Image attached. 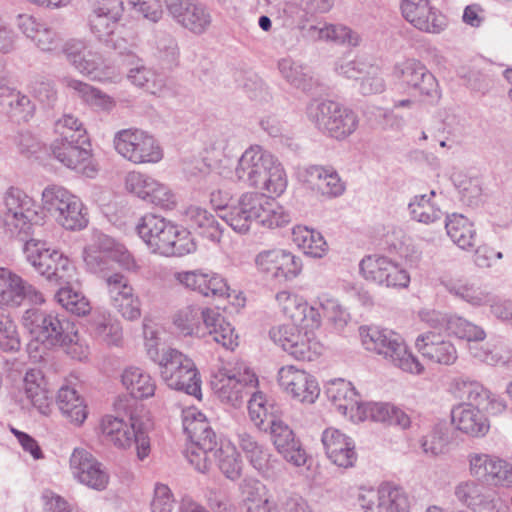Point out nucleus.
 <instances>
[{
	"mask_svg": "<svg viewBox=\"0 0 512 512\" xmlns=\"http://www.w3.org/2000/svg\"><path fill=\"white\" fill-rule=\"evenodd\" d=\"M449 391L459 400L468 401L476 407L483 405L490 399L489 391L477 382L465 378H456L451 384Z\"/></svg>",
	"mask_w": 512,
	"mask_h": 512,
	"instance_id": "8fccbe9b",
	"label": "nucleus"
},
{
	"mask_svg": "<svg viewBox=\"0 0 512 512\" xmlns=\"http://www.w3.org/2000/svg\"><path fill=\"white\" fill-rule=\"evenodd\" d=\"M182 214L186 221H189L192 226L209 230V237L213 241H220L221 231L219 229V224L215 220L214 216L206 209L197 205H189L183 208Z\"/></svg>",
	"mask_w": 512,
	"mask_h": 512,
	"instance_id": "052dcab7",
	"label": "nucleus"
},
{
	"mask_svg": "<svg viewBox=\"0 0 512 512\" xmlns=\"http://www.w3.org/2000/svg\"><path fill=\"white\" fill-rule=\"evenodd\" d=\"M403 17L420 31L438 34L446 26L445 17L429 5V0H402Z\"/></svg>",
	"mask_w": 512,
	"mask_h": 512,
	"instance_id": "cd10ccee",
	"label": "nucleus"
},
{
	"mask_svg": "<svg viewBox=\"0 0 512 512\" xmlns=\"http://www.w3.org/2000/svg\"><path fill=\"white\" fill-rule=\"evenodd\" d=\"M113 145L119 155L133 164H155L162 160L163 150L149 132L128 128L114 135Z\"/></svg>",
	"mask_w": 512,
	"mask_h": 512,
	"instance_id": "9d476101",
	"label": "nucleus"
},
{
	"mask_svg": "<svg viewBox=\"0 0 512 512\" xmlns=\"http://www.w3.org/2000/svg\"><path fill=\"white\" fill-rule=\"evenodd\" d=\"M255 264L258 271L274 279L292 280L302 271L301 260L279 248L260 251L255 257Z\"/></svg>",
	"mask_w": 512,
	"mask_h": 512,
	"instance_id": "aec40b11",
	"label": "nucleus"
},
{
	"mask_svg": "<svg viewBox=\"0 0 512 512\" xmlns=\"http://www.w3.org/2000/svg\"><path fill=\"white\" fill-rule=\"evenodd\" d=\"M17 26L43 52H54L61 45L59 34L46 23L32 15H18Z\"/></svg>",
	"mask_w": 512,
	"mask_h": 512,
	"instance_id": "473e14b6",
	"label": "nucleus"
},
{
	"mask_svg": "<svg viewBox=\"0 0 512 512\" xmlns=\"http://www.w3.org/2000/svg\"><path fill=\"white\" fill-rule=\"evenodd\" d=\"M297 179L303 188L319 192H344L346 184L331 166L311 165L299 168Z\"/></svg>",
	"mask_w": 512,
	"mask_h": 512,
	"instance_id": "7c9ffc66",
	"label": "nucleus"
},
{
	"mask_svg": "<svg viewBox=\"0 0 512 512\" xmlns=\"http://www.w3.org/2000/svg\"><path fill=\"white\" fill-rule=\"evenodd\" d=\"M318 303L325 317L337 331H343L350 320L349 313L339 304L338 300L327 294L318 296Z\"/></svg>",
	"mask_w": 512,
	"mask_h": 512,
	"instance_id": "0e129e2a",
	"label": "nucleus"
},
{
	"mask_svg": "<svg viewBox=\"0 0 512 512\" xmlns=\"http://www.w3.org/2000/svg\"><path fill=\"white\" fill-rule=\"evenodd\" d=\"M325 394L340 414L354 423L363 421L361 398L349 381L344 379L330 381L326 385Z\"/></svg>",
	"mask_w": 512,
	"mask_h": 512,
	"instance_id": "a878e982",
	"label": "nucleus"
},
{
	"mask_svg": "<svg viewBox=\"0 0 512 512\" xmlns=\"http://www.w3.org/2000/svg\"><path fill=\"white\" fill-rule=\"evenodd\" d=\"M59 409L71 422L80 425L87 418V408L83 398L75 388L63 386L57 395Z\"/></svg>",
	"mask_w": 512,
	"mask_h": 512,
	"instance_id": "49530a36",
	"label": "nucleus"
},
{
	"mask_svg": "<svg viewBox=\"0 0 512 512\" xmlns=\"http://www.w3.org/2000/svg\"><path fill=\"white\" fill-rule=\"evenodd\" d=\"M238 444L252 467L261 474L270 469L269 450L260 444L251 434L242 431L238 433Z\"/></svg>",
	"mask_w": 512,
	"mask_h": 512,
	"instance_id": "a18cd8bd",
	"label": "nucleus"
},
{
	"mask_svg": "<svg viewBox=\"0 0 512 512\" xmlns=\"http://www.w3.org/2000/svg\"><path fill=\"white\" fill-rule=\"evenodd\" d=\"M0 213L4 233L24 241L30 234L32 221L42 211L38 200L29 194H5Z\"/></svg>",
	"mask_w": 512,
	"mask_h": 512,
	"instance_id": "1a4fd4ad",
	"label": "nucleus"
},
{
	"mask_svg": "<svg viewBox=\"0 0 512 512\" xmlns=\"http://www.w3.org/2000/svg\"><path fill=\"white\" fill-rule=\"evenodd\" d=\"M183 429L188 436L189 443L209 440L217 441L215 432L211 429L206 416L195 408L183 411Z\"/></svg>",
	"mask_w": 512,
	"mask_h": 512,
	"instance_id": "c03bdc74",
	"label": "nucleus"
},
{
	"mask_svg": "<svg viewBox=\"0 0 512 512\" xmlns=\"http://www.w3.org/2000/svg\"><path fill=\"white\" fill-rule=\"evenodd\" d=\"M160 376L172 389L201 397V379L194 362L182 352L168 348L162 351L158 364Z\"/></svg>",
	"mask_w": 512,
	"mask_h": 512,
	"instance_id": "6e6552de",
	"label": "nucleus"
},
{
	"mask_svg": "<svg viewBox=\"0 0 512 512\" xmlns=\"http://www.w3.org/2000/svg\"><path fill=\"white\" fill-rule=\"evenodd\" d=\"M33 305L45 303L43 293L11 270L0 268V306L17 308L24 301Z\"/></svg>",
	"mask_w": 512,
	"mask_h": 512,
	"instance_id": "a211bd4d",
	"label": "nucleus"
},
{
	"mask_svg": "<svg viewBox=\"0 0 512 512\" xmlns=\"http://www.w3.org/2000/svg\"><path fill=\"white\" fill-rule=\"evenodd\" d=\"M297 324L273 327L269 332L270 338L295 359L313 361L322 353L323 346L312 331H302Z\"/></svg>",
	"mask_w": 512,
	"mask_h": 512,
	"instance_id": "9b49d317",
	"label": "nucleus"
},
{
	"mask_svg": "<svg viewBox=\"0 0 512 512\" xmlns=\"http://www.w3.org/2000/svg\"><path fill=\"white\" fill-rule=\"evenodd\" d=\"M305 35L312 41H332L350 47H357L362 41L361 35L351 28L328 23L310 25Z\"/></svg>",
	"mask_w": 512,
	"mask_h": 512,
	"instance_id": "e433bc0d",
	"label": "nucleus"
},
{
	"mask_svg": "<svg viewBox=\"0 0 512 512\" xmlns=\"http://www.w3.org/2000/svg\"><path fill=\"white\" fill-rule=\"evenodd\" d=\"M56 302L66 311L77 316H84L91 311L89 300L79 291L73 290L70 285H62L55 293Z\"/></svg>",
	"mask_w": 512,
	"mask_h": 512,
	"instance_id": "6e6d98bb",
	"label": "nucleus"
},
{
	"mask_svg": "<svg viewBox=\"0 0 512 512\" xmlns=\"http://www.w3.org/2000/svg\"><path fill=\"white\" fill-rule=\"evenodd\" d=\"M454 496L473 512H500L496 492L476 480L459 482L454 488Z\"/></svg>",
	"mask_w": 512,
	"mask_h": 512,
	"instance_id": "393cba45",
	"label": "nucleus"
},
{
	"mask_svg": "<svg viewBox=\"0 0 512 512\" xmlns=\"http://www.w3.org/2000/svg\"><path fill=\"white\" fill-rule=\"evenodd\" d=\"M156 56L165 64L173 65L179 57V47L175 38L166 32H157L154 36Z\"/></svg>",
	"mask_w": 512,
	"mask_h": 512,
	"instance_id": "774afa93",
	"label": "nucleus"
},
{
	"mask_svg": "<svg viewBox=\"0 0 512 512\" xmlns=\"http://www.w3.org/2000/svg\"><path fill=\"white\" fill-rule=\"evenodd\" d=\"M248 400V415L253 424L263 431L268 430V424L272 418H276L271 412L267 397L260 391L253 390Z\"/></svg>",
	"mask_w": 512,
	"mask_h": 512,
	"instance_id": "4d7b16f0",
	"label": "nucleus"
},
{
	"mask_svg": "<svg viewBox=\"0 0 512 512\" xmlns=\"http://www.w3.org/2000/svg\"><path fill=\"white\" fill-rule=\"evenodd\" d=\"M41 211L57 217L68 230H80L88 223L86 208L76 194H36Z\"/></svg>",
	"mask_w": 512,
	"mask_h": 512,
	"instance_id": "4468645a",
	"label": "nucleus"
},
{
	"mask_svg": "<svg viewBox=\"0 0 512 512\" xmlns=\"http://www.w3.org/2000/svg\"><path fill=\"white\" fill-rule=\"evenodd\" d=\"M359 270L365 280L386 288L406 289L411 281L405 268L382 255L365 256L359 263Z\"/></svg>",
	"mask_w": 512,
	"mask_h": 512,
	"instance_id": "f8f14e48",
	"label": "nucleus"
},
{
	"mask_svg": "<svg viewBox=\"0 0 512 512\" xmlns=\"http://www.w3.org/2000/svg\"><path fill=\"white\" fill-rule=\"evenodd\" d=\"M173 278L182 288L204 297H230V288L226 280L218 273L208 269L177 271Z\"/></svg>",
	"mask_w": 512,
	"mask_h": 512,
	"instance_id": "6ab92c4d",
	"label": "nucleus"
},
{
	"mask_svg": "<svg viewBox=\"0 0 512 512\" xmlns=\"http://www.w3.org/2000/svg\"><path fill=\"white\" fill-rule=\"evenodd\" d=\"M100 251L87 252L85 262L94 273H104L110 267L111 260L119 262L129 269L134 265L131 254L121 245H116L114 240L103 236Z\"/></svg>",
	"mask_w": 512,
	"mask_h": 512,
	"instance_id": "72a5a7b5",
	"label": "nucleus"
},
{
	"mask_svg": "<svg viewBox=\"0 0 512 512\" xmlns=\"http://www.w3.org/2000/svg\"><path fill=\"white\" fill-rule=\"evenodd\" d=\"M470 474L478 479L492 482L500 458L486 453L473 452L467 456Z\"/></svg>",
	"mask_w": 512,
	"mask_h": 512,
	"instance_id": "bf43d9fd",
	"label": "nucleus"
},
{
	"mask_svg": "<svg viewBox=\"0 0 512 512\" xmlns=\"http://www.w3.org/2000/svg\"><path fill=\"white\" fill-rule=\"evenodd\" d=\"M19 394L22 407L31 406L44 416L51 413L52 398L49 395L45 376L40 369L31 368L25 372Z\"/></svg>",
	"mask_w": 512,
	"mask_h": 512,
	"instance_id": "b1692460",
	"label": "nucleus"
},
{
	"mask_svg": "<svg viewBox=\"0 0 512 512\" xmlns=\"http://www.w3.org/2000/svg\"><path fill=\"white\" fill-rule=\"evenodd\" d=\"M58 346L64 347L70 357L79 361L87 360L90 354V348L86 339L79 335L78 331L74 329L73 324L65 333Z\"/></svg>",
	"mask_w": 512,
	"mask_h": 512,
	"instance_id": "338daca9",
	"label": "nucleus"
},
{
	"mask_svg": "<svg viewBox=\"0 0 512 512\" xmlns=\"http://www.w3.org/2000/svg\"><path fill=\"white\" fill-rule=\"evenodd\" d=\"M235 176L247 187L267 192H285L288 183L282 163L260 145H251L243 152Z\"/></svg>",
	"mask_w": 512,
	"mask_h": 512,
	"instance_id": "f257e3e1",
	"label": "nucleus"
},
{
	"mask_svg": "<svg viewBox=\"0 0 512 512\" xmlns=\"http://www.w3.org/2000/svg\"><path fill=\"white\" fill-rule=\"evenodd\" d=\"M60 82L74 96L82 99L90 106L105 111H109L115 106L113 98L88 83L68 76L63 77Z\"/></svg>",
	"mask_w": 512,
	"mask_h": 512,
	"instance_id": "4c0bfd02",
	"label": "nucleus"
},
{
	"mask_svg": "<svg viewBox=\"0 0 512 512\" xmlns=\"http://www.w3.org/2000/svg\"><path fill=\"white\" fill-rule=\"evenodd\" d=\"M271 441L277 452L290 464L301 467L307 461L306 451L295 438L292 429L281 419L272 418L268 424Z\"/></svg>",
	"mask_w": 512,
	"mask_h": 512,
	"instance_id": "bb28decb",
	"label": "nucleus"
},
{
	"mask_svg": "<svg viewBox=\"0 0 512 512\" xmlns=\"http://www.w3.org/2000/svg\"><path fill=\"white\" fill-rule=\"evenodd\" d=\"M22 324L36 341L47 347L58 346L72 325L58 314L36 308L27 309L23 313Z\"/></svg>",
	"mask_w": 512,
	"mask_h": 512,
	"instance_id": "ddd939ff",
	"label": "nucleus"
},
{
	"mask_svg": "<svg viewBox=\"0 0 512 512\" xmlns=\"http://www.w3.org/2000/svg\"><path fill=\"white\" fill-rule=\"evenodd\" d=\"M2 104L7 108V113L17 121L27 122L35 113V105L31 99L17 90L9 91L3 98Z\"/></svg>",
	"mask_w": 512,
	"mask_h": 512,
	"instance_id": "5fc2aeb1",
	"label": "nucleus"
},
{
	"mask_svg": "<svg viewBox=\"0 0 512 512\" xmlns=\"http://www.w3.org/2000/svg\"><path fill=\"white\" fill-rule=\"evenodd\" d=\"M420 317L423 321L428 323L432 328L439 329L443 326L459 339L467 340L468 342L483 341L486 334L484 330L468 320L459 316H450L446 318L436 311L421 312Z\"/></svg>",
	"mask_w": 512,
	"mask_h": 512,
	"instance_id": "2f4dec72",
	"label": "nucleus"
},
{
	"mask_svg": "<svg viewBox=\"0 0 512 512\" xmlns=\"http://www.w3.org/2000/svg\"><path fill=\"white\" fill-rule=\"evenodd\" d=\"M93 336L107 345H119L122 341L120 322L107 311H96L90 320Z\"/></svg>",
	"mask_w": 512,
	"mask_h": 512,
	"instance_id": "a19ab883",
	"label": "nucleus"
},
{
	"mask_svg": "<svg viewBox=\"0 0 512 512\" xmlns=\"http://www.w3.org/2000/svg\"><path fill=\"white\" fill-rule=\"evenodd\" d=\"M55 132L58 137L54 141L83 140L87 138L82 122L72 114H64L55 122Z\"/></svg>",
	"mask_w": 512,
	"mask_h": 512,
	"instance_id": "69168bd1",
	"label": "nucleus"
},
{
	"mask_svg": "<svg viewBox=\"0 0 512 512\" xmlns=\"http://www.w3.org/2000/svg\"><path fill=\"white\" fill-rule=\"evenodd\" d=\"M87 138L83 140L54 141L51 145L54 157L67 168L92 178L97 167L93 163L91 151L85 147Z\"/></svg>",
	"mask_w": 512,
	"mask_h": 512,
	"instance_id": "4be33fe9",
	"label": "nucleus"
},
{
	"mask_svg": "<svg viewBox=\"0 0 512 512\" xmlns=\"http://www.w3.org/2000/svg\"><path fill=\"white\" fill-rule=\"evenodd\" d=\"M76 268L63 253L45 266L40 276L56 285H70L75 280Z\"/></svg>",
	"mask_w": 512,
	"mask_h": 512,
	"instance_id": "864d4df0",
	"label": "nucleus"
},
{
	"mask_svg": "<svg viewBox=\"0 0 512 512\" xmlns=\"http://www.w3.org/2000/svg\"><path fill=\"white\" fill-rule=\"evenodd\" d=\"M218 441L188 443L185 457L194 468L201 472H208L217 456Z\"/></svg>",
	"mask_w": 512,
	"mask_h": 512,
	"instance_id": "09e8293b",
	"label": "nucleus"
},
{
	"mask_svg": "<svg viewBox=\"0 0 512 512\" xmlns=\"http://www.w3.org/2000/svg\"><path fill=\"white\" fill-rule=\"evenodd\" d=\"M452 424L470 437H483L490 425L485 414L472 404H460L451 411Z\"/></svg>",
	"mask_w": 512,
	"mask_h": 512,
	"instance_id": "f704fd0d",
	"label": "nucleus"
},
{
	"mask_svg": "<svg viewBox=\"0 0 512 512\" xmlns=\"http://www.w3.org/2000/svg\"><path fill=\"white\" fill-rule=\"evenodd\" d=\"M358 333L365 350L382 356L404 372L421 374L424 371L423 365L409 351L403 337L395 331L376 325H362Z\"/></svg>",
	"mask_w": 512,
	"mask_h": 512,
	"instance_id": "20e7f679",
	"label": "nucleus"
},
{
	"mask_svg": "<svg viewBox=\"0 0 512 512\" xmlns=\"http://www.w3.org/2000/svg\"><path fill=\"white\" fill-rule=\"evenodd\" d=\"M23 253L26 261L40 275L49 263L61 254L57 249L48 247L47 243L40 239H29L25 241Z\"/></svg>",
	"mask_w": 512,
	"mask_h": 512,
	"instance_id": "de8ad7c7",
	"label": "nucleus"
},
{
	"mask_svg": "<svg viewBox=\"0 0 512 512\" xmlns=\"http://www.w3.org/2000/svg\"><path fill=\"white\" fill-rule=\"evenodd\" d=\"M69 470L73 479L97 492L105 491L110 483L107 467L84 448H75L69 458Z\"/></svg>",
	"mask_w": 512,
	"mask_h": 512,
	"instance_id": "2eb2a0df",
	"label": "nucleus"
},
{
	"mask_svg": "<svg viewBox=\"0 0 512 512\" xmlns=\"http://www.w3.org/2000/svg\"><path fill=\"white\" fill-rule=\"evenodd\" d=\"M173 323L185 336L209 335L213 341L228 350H234L238 346V336L234 328L216 309L189 305L175 313Z\"/></svg>",
	"mask_w": 512,
	"mask_h": 512,
	"instance_id": "7ed1b4c3",
	"label": "nucleus"
},
{
	"mask_svg": "<svg viewBox=\"0 0 512 512\" xmlns=\"http://www.w3.org/2000/svg\"><path fill=\"white\" fill-rule=\"evenodd\" d=\"M278 383L286 394L301 403H314L320 393L318 382L314 376L293 365L283 366L279 369Z\"/></svg>",
	"mask_w": 512,
	"mask_h": 512,
	"instance_id": "412c9836",
	"label": "nucleus"
},
{
	"mask_svg": "<svg viewBox=\"0 0 512 512\" xmlns=\"http://www.w3.org/2000/svg\"><path fill=\"white\" fill-rule=\"evenodd\" d=\"M137 232L153 252L161 255L183 256L194 249L185 230L153 214L141 218Z\"/></svg>",
	"mask_w": 512,
	"mask_h": 512,
	"instance_id": "39448f33",
	"label": "nucleus"
},
{
	"mask_svg": "<svg viewBox=\"0 0 512 512\" xmlns=\"http://www.w3.org/2000/svg\"><path fill=\"white\" fill-rule=\"evenodd\" d=\"M321 441L328 459L336 466L350 468L357 460L353 439L336 428L323 431Z\"/></svg>",
	"mask_w": 512,
	"mask_h": 512,
	"instance_id": "c756f323",
	"label": "nucleus"
},
{
	"mask_svg": "<svg viewBox=\"0 0 512 512\" xmlns=\"http://www.w3.org/2000/svg\"><path fill=\"white\" fill-rule=\"evenodd\" d=\"M278 70L281 76L292 86L308 90L312 86V76L308 67L296 62L290 57L278 61Z\"/></svg>",
	"mask_w": 512,
	"mask_h": 512,
	"instance_id": "603ef678",
	"label": "nucleus"
},
{
	"mask_svg": "<svg viewBox=\"0 0 512 512\" xmlns=\"http://www.w3.org/2000/svg\"><path fill=\"white\" fill-rule=\"evenodd\" d=\"M101 435L105 442L117 449L134 448L137 458L144 460L151 452V441L146 425L139 419L131 417L126 421L119 417L106 415L100 422Z\"/></svg>",
	"mask_w": 512,
	"mask_h": 512,
	"instance_id": "423d86ee",
	"label": "nucleus"
},
{
	"mask_svg": "<svg viewBox=\"0 0 512 512\" xmlns=\"http://www.w3.org/2000/svg\"><path fill=\"white\" fill-rule=\"evenodd\" d=\"M339 104L331 100H313L307 106L306 115L319 131L329 136L337 127L334 122L338 116Z\"/></svg>",
	"mask_w": 512,
	"mask_h": 512,
	"instance_id": "ea45409f",
	"label": "nucleus"
},
{
	"mask_svg": "<svg viewBox=\"0 0 512 512\" xmlns=\"http://www.w3.org/2000/svg\"><path fill=\"white\" fill-rule=\"evenodd\" d=\"M258 378L244 362L220 369L211 380V387L218 399L233 407H240L244 398L256 390Z\"/></svg>",
	"mask_w": 512,
	"mask_h": 512,
	"instance_id": "0eeeda50",
	"label": "nucleus"
},
{
	"mask_svg": "<svg viewBox=\"0 0 512 512\" xmlns=\"http://www.w3.org/2000/svg\"><path fill=\"white\" fill-rule=\"evenodd\" d=\"M292 240L304 254L314 258H321L328 251L322 234L307 226L296 225L292 229Z\"/></svg>",
	"mask_w": 512,
	"mask_h": 512,
	"instance_id": "37998d69",
	"label": "nucleus"
},
{
	"mask_svg": "<svg viewBox=\"0 0 512 512\" xmlns=\"http://www.w3.org/2000/svg\"><path fill=\"white\" fill-rule=\"evenodd\" d=\"M218 467L231 480L241 475L242 461L236 447L230 442H221L217 448Z\"/></svg>",
	"mask_w": 512,
	"mask_h": 512,
	"instance_id": "13d9d810",
	"label": "nucleus"
},
{
	"mask_svg": "<svg viewBox=\"0 0 512 512\" xmlns=\"http://www.w3.org/2000/svg\"><path fill=\"white\" fill-rule=\"evenodd\" d=\"M446 290L453 296L465 301L473 307L488 305L492 300V292L487 286L472 279L458 278L444 282Z\"/></svg>",
	"mask_w": 512,
	"mask_h": 512,
	"instance_id": "c9c22d12",
	"label": "nucleus"
},
{
	"mask_svg": "<svg viewBox=\"0 0 512 512\" xmlns=\"http://www.w3.org/2000/svg\"><path fill=\"white\" fill-rule=\"evenodd\" d=\"M169 15L193 34H204L212 24V14L206 4L196 0H181L166 7Z\"/></svg>",
	"mask_w": 512,
	"mask_h": 512,
	"instance_id": "5701e85b",
	"label": "nucleus"
},
{
	"mask_svg": "<svg viewBox=\"0 0 512 512\" xmlns=\"http://www.w3.org/2000/svg\"><path fill=\"white\" fill-rule=\"evenodd\" d=\"M128 79L134 85L142 87L154 95L161 94L165 88L164 78L144 66L130 69Z\"/></svg>",
	"mask_w": 512,
	"mask_h": 512,
	"instance_id": "680f3d73",
	"label": "nucleus"
},
{
	"mask_svg": "<svg viewBox=\"0 0 512 512\" xmlns=\"http://www.w3.org/2000/svg\"><path fill=\"white\" fill-rule=\"evenodd\" d=\"M73 67L79 73L90 76L94 80L105 81L112 78L106 71L101 55L90 50H87Z\"/></svg>",
	"mask_w": 512,
	"mask_h": 512,
	"instance_id": "e2e57ef3",
	"label": "nucleus"
},
{
	"mask_svg": "<svg viewBox=\"0 0 512 512\" xmlns=\"http://www.w3.org/2000/svg\"><path fill=\"white\" fill-rule=\"evenodd\" d=\"M225 222L237 233L249 231L253 220L268 228L283 227L291 222V214L276 198L267 194H241L238 206L225 214Z\"/></svg>",
	"mask_w": 512,
	"mask_h": 512,
	"instance_id": "f03ea898",
	"label": "nucleus"
},
{
	"mask_svg": "<svg viewBox=\"0 0 512 512\" xmlns=\"http://www.w3.org/2000/svg\"><path fill=\"white\" fill-rule=\"evenodd\" d=\"M418 352L432 363L453 365L458 359L455 345L440 333L428 331L420 334L415 341Z\"/></svg>",
	"mask_w": 512,
	"mask_h": 512,
	"instance_id": "c85d7f7f",
	"label": "nucleus"
},
{
	"mask_svg": "<svg viewBox=\"0 0 512 512\" xmlns=\"http://www.w3.org/2000/svg\"><path fill=\"white\" fill-rule=\"evenodd\" d=\"M392 76L402 86L421 97L435 100L439 98L438 82L434 75L419 60L404 59L395 63Z\"/></svg>",
	"mask_w": 512,
	"mask_h": 512,
	"instance_id": "dca6fc26",
	"label": "nucleus"
},
{
	"mask_svg": "<svg viewBox=\"0 0 512 512\" xmlns=\"http://www.w3.org/2000/svg\"><path fill=\"white\" fill-rule=\"evenodd\" d=\"M358 501L363 512H409L406 492L392 483H383L376 489H362Z\"/></svg>",
	"mask_w": 512,
	"mask_h": 512,
	"instance_id": "f3484780",
	"label": "nucleus"
},
{
	"mask_svg": "<svg viewBox=\"0 0 512 512\" xmlns=\"http://www.w3.org/2000/svg\"><path fill=\"white\" fill-rule=\"evenodd\" d=\"M447 235L460 249L470 250L476 243V230L472 222L462 214L448 215L445 221Z\"/></svg>",
	"mask_w": 512,
	"mask_h": 512,
	"instance_id": "79ce46f5",
	"label": "nucleus"
},
{
	"mask_svg": "<svg viewBox=\"0 0 512 512\" xmlns=\"http://www.w3.org/2000/svg\"><path fill=\"white\" fill-rule=\"evenodd\" d=\"M436 194H416L409 202L412 218L418 222L429 224L439 220L442 211L435 200Z\"/></svg>",
	"mask_w": 512,
	"mask_h": 512,
	"instance_id": "3c124183",
	"label": "nucleus"
},
{
	"mask_svg": "<svg viewBox=\"0 0 512 512\" xmlns=\"http://www.w3.org/2000/svg\"><path fill=\"white\" fill-rule=\"evenodd\" d=\"M122 384L135 399H146L154 396L156 382L152 376L142 368L127 367L121 376Z\"/></svg>",
	"mask_w": 512,
	"mask_h": 512,
	"instance_id": "58836bf2",
	"label": "nucleus"
}]
</instances>
